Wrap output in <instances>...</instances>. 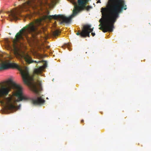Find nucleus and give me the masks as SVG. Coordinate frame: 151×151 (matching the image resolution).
<instances>
[{"mask_svg":"<svg viewBox=\"0 0 151 151\" xmlns=\"http://www.w3.org/2000/svg\"><path fill=\"white\" fill-rule=\"evenodd\" d=\"M91 35H92L93 36H94L95 35V34L94 32H92Z\"/></svg>","mask_w":151,"mask_h":151,"instance_id":"nucleus-12","label":"nucleus"},{"mask_svg":"<svg viewBox=\"0 0 151 151\" xmlns=\"http://www.w3.org/2000/svg\"><path fill=\"white\" fill-rule=\"evenodd\" d=\"M84 122V120H82L81 121V123H83Z\"/></svg>","mask_w":151,"mask_h":151,"instance_id":"nucleus-13","label":"nucleus"},{"mask_svg":"<svg viewBox=\"0 0 151 151\" xmlns=\"http://www.w3.org/2000/svg\"><path fill=\"white\" fill-rule=\"evenodd\" d=\"M81 0H78V1H79V2L80 3H81Z\"/></svg>","mask_w":151,"mask_h":151,"instance_id":"nucleus-14","label":"nucleus"},{"mask_svg":"<svg viewBox=\"0 0 151 151\" xmlns=\"http://www.w3.org/2000/svg\"><path fill=\"white\" fill-rule=\"evenodd\" d=\"M91 26L89 24H86L83 26L82 32L79 31L76 34L77 35H80L81 37H90V32H93V28H91Z\"/></svg>","mask_w":151,"mask_h":151,"instance_id":"nucleus-4","label":"nucleus"},{"mask_svg":"<svg viewBox=\"0 0 151 151\" xmlns=\"http://www.w3.org/2000/svg\"><path fill=\"white\" fill-rule=\"evenodd\" d=\"M44 69V67L43 66L37 67V68L35 69L34 73L35 74H41Z\"/></svg>","mask_w":151,"mask_h":151,"instance_id":"nucleus-8","label":"nucleus"},{"mask_svg":"<svg viewBox=\"0 0 151 151\" xmlns=\"http://www.w3.org/2000/svg\"><path fill=\"white\" fill-rule=\"evenodd\" d=\"M0 71L8 69L10 68H16L20 70L21 74L24 83L27 84H31L32 90L37 95L39 94V91L42 89L41 82L38 81L37 83H31V81H33L34 76L31 75L29 72L27 67H25L23 70L21 69L20 66L15 63H11L9 60L4 61L0 58Z\"/></svg>","mask_w":151,"mask_h":151,"instance_id":"nucleus-2","label":"nucleus"},{"mask_svg":"<svg viewBox=\"0 0 151 151\" xmlns=\"http://www.w3.org/2000/svg\"><path fill=\"white\" fill-rule=\"evenodd\" d=\"M21 57L23 58L25 60L26 63L28 64H30L35 62L36 63H38L41 62L40 61H37L32 60L31 57L27 54H24L20 55Z\"/></svg>","mask_w":151,"mask_h":151,"instance_id":"nucleus-6","label":"nucleus"},{"mask_svg":"<svg viewBox=\"0 0 151 151\" xmlns=\"http://www.w3.org/2000/svg\"><path fill=\"white\" fill-rule=\"evenodd\" d=\"M45 100L41 96L35 97L32 99V104L34 105H41L44 104Z\"/></svg>","mask_w":151,"mask_h":151,"instance_id":"nucleus-7","label":"nucleus"},{"mask_svg":"<svg viewBox=\"0 0 151 151\" xmlns=\"http://www.w3.org/2000/svg\"><path fill=\"white\" fill-rule=\"evenodd\" d=\"M1 11L0 12V13H1Z\"/></svg>","mask_w":151,"mask_h":151,"instance_id":"nucleus-16","label":"nucleus"},{"mask_svg":"<svg viewBox=\"0 0 151 151\" xmlns=\"http://www.w3.org/2000/svg\"><path fill=\"white\" fill-rule=\"evenodd\" d=\"M7 43H8V40H7Z\"/></svg>","mask_w":151,"mask_h":151,"instance_id":"nucleus-15","label":"nucleus"},{"mask_svg":"<svg viewBox=\"0 0 151 151\" xmlns=\"http://www.w3.org/2000/svg\"><path fill=\"white\" fill-rule=\"evenodd\" d=\"M124 0H117L116 2L109 4L106 7L102 8L101 12L103 21L102 22L101 19L99 20L101 24L99 26L101 25L99 29L102 30L104 32H112L114 23L123 10L127 9Z\"/></svg>","mask_w":151,"mask_h":151,"instance_id":"nucleus-1","label":"nucleus"},{"mask_svg":"<svg viewBox=\"0 0 151 151\" xmlns=\"http://www.w3.org/2000/svg\"><path fill=\"white\" fill-rule=\"evenodd\" d=\"M35 3V1L34 0H29L27 1L24 4L28 6H32L34 5Z\"/></svg>","mask_w":151,"mask_h":151,"instance_id":"nucleus-9","label":"nucleus"},{"mask_svg":"<svg viewBox=\"0 0 151 151\" xmlns=\"http://www.w3.org/2000/svg\"><path fill=\"white\" fill-rule=\"evenodd\" d=\"M59 32L58 30H56L53 32V35L55 37L59 35Z\"/></svg>","mask_w":151,"mask_h":151,"instance_id":"nucleus-10","label":"nucleus"},{"mask_svg":"<svg viewBox=\"0 0 151 151\" xmlns=\"http://www.w3.org/2000/svg\"><path fill=\"white\" fill-rule=\"evenodd\" d=\"M92 8V7L90 6H88L87 7H86L85 8L86 10L88 11H89Z\"/></svg>","mask_w":151,"mask_h":151,"instance_id":"nucleus-11","label":"nucleus"},{"mask_svg":"<svg viewBox=\"0 0 151 151\" xmlns=\"http://www.w3.org/2000/svg\"><path fill=\"white\" fill-rule=\"evenodd\" d=\"M21 11L20 9L15 8L7 11L6 13L8 14V19L12 21L13 20H17L18 19V17L20 16Z\"/></svg>","mask_w":151,"mask_h":151,"instance_id":"nucleus-5","label":"nucleus"},{"mask_svg":"<svg viewBox=\"0 0 151 151\" xmlns=\"http://www.w3.org/2000/svg\"><path fill=\"white\" fill-rule=\"evenodd\" d=\"M41 19H37L32 22L21 29L16 35L13 41L14 47H16L18 45L17 43L20 44L22 43L19 41L23 40L25 37L27 39L28 35L31 34L32 36L38 33L37 27L41 24Z\"/></svg>","mask_w":151,"mask_h":151,"instance_id":"nucleus-3","label":"nucleus"}]
</instances>
